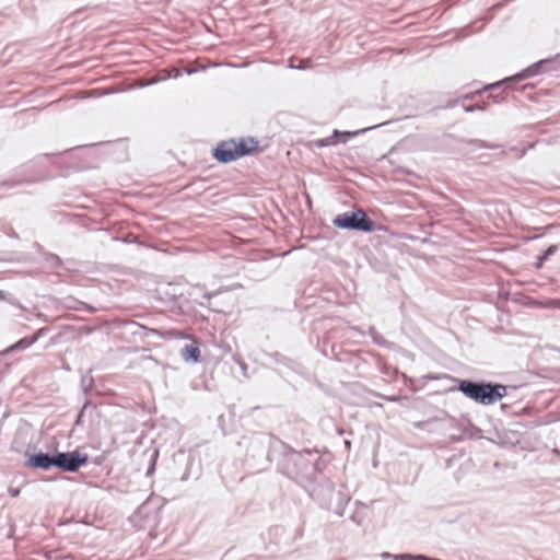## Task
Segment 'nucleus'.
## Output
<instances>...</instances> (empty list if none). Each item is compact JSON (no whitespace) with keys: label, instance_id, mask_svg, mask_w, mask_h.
Segmentation results:
<instances>
[{"label":"nucleus","instance_id":"6e6552de","mask_svg":"<svg viewBox=\"0 0 560 560\" xmlns=\"http://www.w3.org/2000/svg\"><path fill=\"white\" fill-rule=\"evenodd\" d=\"M270 541L280 550L289 551L295 539L300 536L298 529H288L284 526L276 525L268 532Z\"/></svg>","mask_w":560,"mask_h":560},{"label":"nucleus","instance_id":"aec40b11","mask_svg":"<svg viewBox=\"0 0 560 560\" xmlns=\"http://www.w3.org/2000/svg\"><path fill=\"white\" fill-rule=\"evenodd\" d=\"M69 310L80 311L83 307H88V305L78 300L68 299V303L66 304Z\"/></svg>","mask_w":560,"mask_h":560},{"label":"nucleus","instance_id":"f257e3e1","mask_svg":"<svg viewBox=\"0 0 560 560\" xmlns=\"http://www.w3.org/2000/svg\"><path fill=\"white\" fill-rule=\"evenodd\" d=\"M324 462L316 450L295 451L284 443L277 462V471L299 485L311 483L323 470Z\"/></svg>","mask_w":560,"mask_h":560},{"label":"nucleus","instance_id":"2f4dec72","mask_svg":"<svg viewBox=\"0 0 560 560\" xmlns=\"http://www.w3.org/2000/svg\"><path fill=\"white\" fill-rule=\"evenodd\" d=\"M234 361L240 364V368H242L244 370L246 369V364L241 359H234Z\"/></svg>","mask_w":560,"mask_h":560},{"label":"nucleus","instance_id":"4c0bfd02","mask_svg":"<svg viewBox=\"0 0 560 560\" xmlns=\"http://www.w3.org/2000/svg\"><path fill=\"white\" fill-rule=\"evenodd\" d=\"M153 82H148L147 84H142V86L144 85H151Z\"/></svg>","mask_w":560,"mask_h":560},{"label":"nucleus","instance_id":"5701e85b","mask_svg":"<svg viewBox=\"0 0 560 560\" xmlns=\"http://www.w3.org/2000/svg\"><path fill=\"white\" fill-rule=\"evenodd\" d=\"M49 331V328L48 327H42L39 328L33 336L32 338L34 339V343L42 337L46 336Z\"/></svg>","mask_w":560,"mask_h":560},{"label":"nucleus","instance_id":"a211bd4d","mask_svg":"<svg viewBox=\"0 0 560 560\" xmlns=\"http://www.w3.org/2000/svg\"><path fill=\"white\" fill-rule=\"evenodd\" d=\"M488 106H489V103L483 102L481 104L476 103V104H471V105H464L463 108L466 113H474L476 110H486V109H488Z\"/></svg>","mask_w":560,"mask_h":560},{"label":"nucleus","instance_id":"4be33fe9","mask_svg":"<svg viewBox=\"0 0 560 560\" xmlns=\"http://www.w3.org/2000/svg\"><path fill=\"white\" fill-rule=\"evenodd\" d=\"M311 65H312V61L310 59H302L298 66L291 65L290 67L292 69L305 70V69H308L311 67Z\"/></svg>","mask_w":560,"mask_h":560},{"label":"nucleus","instance_id":"c756f323","mask_svg":"<svg viewBox=\"0 0 560 560\" xmlns=\"http://www.w3.org/2000/svg\"><path fill=\"white\" fill-rule=\"evenodd\" d=\"M459 103V98L457 100H454V101H450L446 105L447 108H452L454 107L455 105H457Z\"/></svg>","mask_w":560,"mask_h":560},{"label":"nucleus","instance_id":"2eb2a0df","mask_svg":"<svg viewBox=\"0 0 560 560\" xmlns=\"http://www.w3.org/2000/svg\"><path fill=\"white\" fill-rule=\"evenodd\" d=\"M338 141L336 140V137H334V135L327 138L315 139L312 141V145L318 149L332 147L336 145Z\"/></svg>","mask_w":560,"mask_h":560},{"label":"nucleus","instance_id":"cd10ccee","mask_svg":"<svg viewBox=\"0 0 560 560\" xmlns=\"http://www.w3.org/2000/svg\"><path fill=\"white\" fill-rule=\"evenodd\" d=\"M88 405H89V402H86V404L83 406V408L81 409L80 413L78 415V418H77V420H75V422H77V423H79V422H80V420H81V418H82V416H83V412H84V410L86 409Z\"/></svg>","mask_w":560,"mask_h":560},{"label":"nucleus","instance_id":"423d86ee","mask_svg":"<svg viewBox=\"0 0 560 560\" xmlns=\"http://www.w3.org/2000/svg\"><path fill=\"white\" fill-rule=\"evenodd\" d=\"M558 59H560V54H557L553 58L539 60V61L533 63L532 66H529L528 68L524 69L520 74H517L515 77L505 79V80L497 82V83L486 85L483 88V91L494 90L497 88H500L502 84H506L508 88H511L512 83H514V82H518V81L525 80L527 78L537 75L542 71L556 70L557 67L553 65L557 62Z\"/></svg>","mask_w":560,"mask_h":560},{"label":"nucleus","instance_id":"f3484780","mask_svg":"<svg viewBox=\"0 0 560 560\" xmlns=\"http://www.w3.org/2000/svg\"><path fill=\"white\" fill-rule=\"evenodd\" d=\"M373 127H369V128H363V129H359V130H354V131H339L337 129L334 130V137H343L346 138L343 140V142H346L347 139L349 138H354L361 133H364L366 132L368 130L372 129Z\"/></svg>","mask_w":560,"mask_h":560},{"label":"nucleus","instance_id":"f8f14e48","mask_svg":"<svg viewBox=\"0 0 560 560\" xmlns=\"http://www.w3.org/2000/svg\"><path fill=\"white\" fill-rule=\"evenodd\" d=\"M258 148V141L254 138H241L238 141L234 139L233 150L236 152L237 158L249 155Z\"/></svg>","mask_w":560,"mask_h":560},{"label":"nucleus","instance_id":"dca6fc26","mask_svg":"<svg viewBox=\"0 0 560 560\" xmlns=\"http://www.w3.org/2000/svg\"><path fill=\"white\" fill-rule=\"evenodd\" d=\"M464 143L466 144H469V145H474L475 148H478V149H490V150H493V149H498L499 145L498 144H493V143H488L483 140H480V139H469V140H463Z\"/></svg>","mask_w":560,"mask_h":560},{"label":"nucleus","instance_id":"c85d7f7f","mask_svg":"<svg viewBox=\"0 0 560 560\" xmlns=\"http://www.w3.org/2000/svg\"><path fill=\"white\" fill-rule=\"evenodd\" d=\"M374 231H383V232H386V231H387V226H386V225H383V224L377 225V224L375 223V229H374Z\"/></svg>","mask_w":560,"mask_h":560},{"label":"nucleus","instance_id":"7c9ffc66","mask_svg":"<svg viewBox=\"0 0 560 560\" xmlns=\"http://www.w3.org/2000/svg\"><path fill=\"white\" fill-rule=\"evenodd\" d=\"M9 492H10V494H11L13 498H15V497H18V495L20 494V489H13V488H11V489L9 490Z\"/></svg>","mask_w":560,"mask_h":560},{"label":"nucleus","instance_id":"473e14b6","mask_svg":"<svg viewBox=\"0 0 560 560\" xmlns=\"http://www.w3.org/2000/svg\"><path fill=\"white\" fill-rule=\"evenodd\" d=\"M343 444L348 451L351 448V442L349 440H345Z\"/></svg>","mask_w":560,"mask_h":560},{"label":"nucleus","instance_id":"1a4fd4ad","mask_svg":"<svg viewBox=\"0 0 560 560\" xmlns=\"http://www.w3.org/2000/svg\"><path fill=\"white\" fill-rule=\"evenodd\" d=\"M25 466L44 471H47L54 467L56 468V452L54 454H49L39 451L26 459Z\"/></svg>","mask_w":560,"mask_h":560},{"label":"nucleus","instance_id":"72a5a7b5","mask_svg":"<svg viewBox=\"0 0 560 560\" xmlns=\"http://www.w3.org/2000/svg\"><path fill=\"white\" fill-rule=\"evenodd\" d=\"M489 97H490V98H493L494 103H499V102H500L499 96L489 95Z\"/></svg>","mask_w":560,"mask_h":560},{"label":"nucleus","instance_id":"393cba45","mask_svg":"<svg viewBox=\"0 0 560 560\" xmlns=\"http://www.w3.org/2000/svg\"><path fill=\"white\" fill-rule=\"evenodd\" d=\"M416 555H411V553H402V555H399V556H395V559H399V560H415Z\"/></svg>","mask_w":560,"mask_h":560},{"label":"nucleus","instance_id":"6ab92c4d","mask_svg":"<svg viewBox=\"0 0 560 560\" xmlns=\"http://www.w3.org/2000/svg\"><path fill=\"white\" fill-rule=\"evenodd\" d=\"M158 456H159V452L156 450L153 451V453L150 456V465H149V467L147 469V472H145L147 476H151L154 472V470H155V463H156Z\"/></svg>","mask_w":560,"mask_h":560},{"label":"nucleus","instance_id":"39448f33","mask_svg":"<svg viewBox=\"0 0 560 560\" xmlns=\"http://www.w3.org/2000/svg\"><path fill=\"white\" fill-rule=\"evenodd\" d=\"M332 224L340 230L364 233H372L375 229V222L361 208L337 214L332 219Z\"/></svg>","mask_w":560,"mask_h":560},{"label":"nucleus","instance_id":"a878e982","mask_svg":"<svg viewBox=\"0 0 560 560\" xmlns=\"http://www.w3.org/2000/svg\"><path fill=\"white\" fill-rule=\"evenodd\" d=\"M481 93V91H476V92H472V93H467L465 94L462 100H472L475 97V95H479Z\"/></svg>","mask_w":560,"mask_h":560},{"label":"nucleus","instance_id":"7ed1b4c3","mask_svg":"<svg viewBox=\"0 0 560 560\" xmlns=\"http://www.w3.org/2000/svg\"><path fill=\"white\" fill-rule=\"evenodd\" d=\"M283 447L284 442L277 436L269 433H257L249 440L247 460H252L257 470H265L273 460L277 462V457Z\"/></svg>","mask_w":560,"mask_h":560},{"label":"nucleus","instance_id":"ddd939ff","mask_svg":"<svg viewBox=\"0 0 560 560\" xmlns=\"http://www.w3.org/2000/svg\"><path fill=\"white\" fill-rule=\"evenodd\" d=\"M559 250V244H552L547 247V249L536 257V261L534 266L536 269H541L546 261L550 260V258Z\"/></svg>","mask_w":560,"mask_h":560},{"label":"nucleus","instance_id":"b1692460","mask_svg":"<svg viewBox=\"0 0 560 560\" xmlns=\"http://www.w3.org/2000/svg\"><path fill=\"white\" fill-rule=\"evenodd\" d=\"M374 395L380 397V398H382V399H385L387 401H398V400H400L399 396H386V395H383V394H380V393H375Z\"/></svg>","mask_w":560,"mask_h":560},{"label":"nucleus","instance_id":"c9c22d12","mask_svg":"<svg viewBox=\"0 0 560 560\" xmlns=\"http://www.w3.org/2000/svg\"><path fill=\"white\" fill-rule=\"evenodd\" d=\"M93 464H95V465H100V464H101V460H100L98 458H95V459H93Z\"/></svg>","mask_w":560,"mask_h":560},{"label":"nucleus","instance_id":"20e7f679","mask_svg":"<svg viewBox=\"0 0 560 560\" xmlns=\"http://www.w3.org/2000/svg\"><path fill=\"white\" fill-rule=\"evenodd\" d=\"M52 165V155H38L30 162L23 164L16 171L13 178L0 182V187L13 188L21 184H30L48 179L54 175V172L51 171Z\"/></svg>","mask_w":560,"mask_h":560},{"label":"nucleus","instance_id":"412c9836","mask_svg":"<svg viewBox=\"0 0 560 560\" xmlns=\"http://www.w3.org/2000/svg\"><path fill=\"white\" fill-rule=\"evenodd\" d=\"M271 358L275 360L276 363H279V364H283V365H288L289 366L290 363H291V360H289L288 358H285L284 355H282L279 352L272 353Z\"/></svg>","mask_w":560,"mask_h":560},{"label":"nucleus","instance_id":"bb28decb","mask_svg":"<svg viewBox=\"0 0 560 560\" xmlns=\"http://www.w3.org/2000/svg\"><path fill=\"white\" fill-rule=\"evenodd\" d=\"M415 558H416L415 560H441V559H436V558H430L424 555H416Z\"/></svg>","mask_w":560,"mask_h":560},{"label":"nucleus","instance_id":"f704fd0d","mask_svg":"<svg viewBox=\"0 0 560 560\" xmlns=\"http://www.w3.org/2000/svg\"><path fill=\"white\" fill-rule=\"evenodd\" d=\"M424 424H425V422H419V423L416 424V427L419 428V429H423Z\"/></svg>","mask_w":560,"mask_h":560},{"label":"nucleus","instance_id":"0eeeda50","mask_svg":"<svg viewBox=\"0 0 560 560\" xmlns=\"http://www.w3.org/2000/svg\"><path fill=\"white\" fill-rule=\"evenodd\" d=\"M89 463V455L79 450L56 452V468L65 472H77Z\"/></svg>","mask_w":560,"mask_h":560},{"label":"nucleus","instance_id":"9d476101","mask_svg":"<svg viewBox=\"0 0 560 560\" xmlns=\"http://www.w3.org/2000/svg\"><path fill=\"white\" fill-rule=\"evenodd\" d=\"M234 139L221 141L213 150V158L220 163H229L237 160L236 152L233 150Z\"/></svg>","mask_w":560,"mask_h":560},{"label":"nucleus","instance_id":"e433bc0d","mask_svg":"<svg viewBox=\"0 0 560 560\" xmlns=\"http://www.w3.org/2000/svg\"><path fill=\"white\" fill-rule=\"evenodd\" d=\"M556 305L560 308V299L556 301Z\"/></svg>","mask_w":560,"mask_h":560},{"label":"nucleus","instance_id":"9b49d317","mask_svg":"<svg viewBox=\"0 0 560 560\" xmlns=\"http://www.w3.org/2000/svg\"><path fill=\"white\" fill-rule=\"evenodd\" d=\"M182 359L187 363H198L201 360L199 342L191 338V342L185 345L180 350Z\"/></svg>","mask_w":560,"mask_h":560},{"label":"nucleus","instance_id":"4468645a","mask_svg":"<svg viewBox=\"0 0 560 560\" xmlns=\"http://www.w3.org/2000/svg\"><path fill=\"white\" fill-rule=\"evenodd\" d=\"M32 345H34V339L31 337H24L16 341L14 345L10 346L5 350L0 352V358L8 354L9 352L16 351V350H25L30 348Z\"/></svg>","mask_w":560,"mask_h":560},{"label":"nucleus","instance_id":"f03ea898","mask_svg":"<svg viewBox=\"0 0 560 560\" xmlns=\"http://www.w3.org/2000/svg\"><path fill=\"white\" fill-rule=\"evenodd\" d=\"M443 377L456 384L450 388V392L458 390L467 398L483 406L493 405L508 394V386L503 384L460 380L447 374H444Z\"/></svg>","mask_w":560,"mask_h":560}]
</instances>
